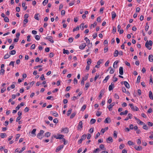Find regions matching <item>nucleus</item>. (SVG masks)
<instances>
[{
	"label": "nucleus",
	"mask_w": 153,
	"mask_h": 153,
	"mask_svg": "<svg viewBox=\"0 0 153 153\" xmlns=\"http://www.w3.org/2000/svg\"><path fill=\"white\" fill-rule=\"evenodd\" d=\"M44 133V131L41 130L40 131L39 133H38L37 135V137L40 139H42L43 137V134Z\"/></svg>",
	"instance_id": "nucleus-1"
},
{
	"label": "nucleus",
	"mask_w": 153,
	"mask_h": 153,
	"mask_svg": "<svg viewBox=\"0 0 153 153\" xmlns=\"http://www.w3.org/2000/svg\"><path fill=\"white\" fill-rule=\"evenodd\" d=\"M129 105L130 106L131 109L132 110L138 111L139 110V108L136 106H134L132 104L129 103Z\"/></svg>",
	"instance_id": "nucleus-2"
},
{
	"label": "nucleus",
	"mask_w": 153,
	"mask_h": 153,
	"mask_svg": "<svg viewBox=\"0 0 153 153\" xmlns=\"http://www.w3.org/2000/svg\"><path fill=\"white\" fill-rule=\"evenodd\" d=\"M57 135V136L56 134H54L53 137L56 139H61L63 138L64 136V135L60 134H58Z\"/></svg>",
	"instance_id": "nucleus-3"
},
{
	"label": "nucleus",
	"mask_w": 153,
	"mask_h": 153,
	"mask_svg": "<svg viewBox=\"0 0 153 153\" xmlns=\"http://www.w3.org/2000/svg\"><path fill=\"white\" fill-rule=\"evenodd\" d=\"M82 127V121H81L79 122L78 126V130L81 131Z\"/></svg>",
	"instance_id": "nucleus-4"
},
{
	"label": "nucleus",
	"mask_w": 153,
	"mask_h": 153,
	"mask_svg": "<svg viewBox=\"0 0 153 153\" xmlns=\"http://www.w3.org/2000/svg\"><path fill=\"white\" fill-rule=\"evenodd\" d=\"M105 92V90L104 89H102L100 92V95L99 96V97L100 99H101L102 98V95H103Z\"/></svg>",
	"instance_id": "nucleus-5"
},
{
	"label": "nucleus",
	"mask_w": 153,
	"mask_h": 153,
	"mask_svg": "<svg viewBox=\"0 0 153 153\" xmlns=\"http://www.w3.org/2000/svg\"><path fill=\"white\" fill-rule=\"evenodd\" d=\"M64 146V145H62L60 146H58L56 149V152H59L60 150L63 148Z\"/></svg>",
	"instance_id": "nucleus-6"
},
{
	"label": "nucleus",
	"mask_w": 153,
	"mask_h": 153,
	"mask_svg": "<svg viewBox=\"0 0 153 153\" xmlns=\"http://www.w3.org/2000/svg\"><path fill=\"white\" fill-rule=\"evenodd\" d=\"M133 117L132 115L131 114H128V117H127L124 120L127 121L129 119H131Z\"/></svg>",
	"instance_id": "nucleus-7"
},
{
	"label": "nucleus",
	"mask_w": 153,
	"mask_h": 153,
	"mask_svg": "<svg viewBox=\"0 0 153 153\" xmlns=\"http://www.w3.org/2000/svg\"><path fill=\"white\" fill-rule=\"evenodd\" d=\"M52 37L51 36H47L45 38L46 39H48L52 43L54 42V41L52 39Z\"/></svg>",
	"instance_id": "nucleus-8"
},
{
	"label": "nucleus",
	"mask_w": 153,
	"mask_h": 153,
	"mask_svg": "<svg viewBox=\"0 0 153 153\" xmlns=\"http://www.w3.org/2000/svg\"><path fill=\"white\" fill-rule=\"evenodd\" d=\"M114 87V84L113 82H111V85L109 86V90L110 91L113 89Z\"/></svg>",
	"instance_id": "nucleus-9"
},
{
	"label": "nucleus",
	"mask_w": 153,
	"mask_h": 153,
	"mask_svg": "<svg viewBox=\"0 0 153 153\" xmlns=\"http://www.w3.org/2000/svg\"><path fill=\"white\" fill-rule=\"evenodd\" d=\"M86 46V44L85 43H82L79 46V48L80 49L82 50Z\"/></svg>",
	"instance_id": "nucleus-10"
},
{
	"label": "nucleus",
	"mask_w": 153,
	"mask_h": 153,
	"mask_svg": "<svg viewBox=\"0 0 153 153\" xmlns=\"http://www.w3.org/2000/svg\"><path fill=\"white\" fill-rule=\"evenodd\" d=\"M111 119L110 118L107 117L106 118L104 121V123H108L111 122Z\"/></svg>",
	"instance_id": "nucleus-11"
},
{
	"label": "nucleus",
	"mask_w": 153,
	"mask_h": 153,
	"mask_svg": "<svg viewBox=\"0 0 153 153\" xmlns=\"http://www.w3.org/2000/svg\"><path fill=\"white\" fill-rule=\"evenodd\" d=\"M115 104V103L114 102H112L111 104L109 105L108 107V108L110 111L111 110V108L114 106Z\"/></svg>",
	"instance_id": "nucleus-12"
},
{
	"label": "nucleus",
	"mask_w": 153,
	"mask_h": 153,
	"mask_svg": "<svg viewBox=\"0 0 153 153\" xmlns=\"http://www.w3.org/2000/svg\"><path fill=\"white\" fill-rule=\"evenodd\" d=\"M112 15V19H114L116 17L117 15L115 13L114 11H112L111 12Z\"/></svg>",
	"instance_id": "nucleus-13"
},
{
	"label": "nucleus",
	"mask_w": 153,
	"mask_h": 153,
	"mask_svg": "<svg viewBox=\"0 0 153 153\" xmlns=\"http://www.w3.org/2000/svg\"><path fill=\"white\" fill-rule=\"evenodd\" d=\"M119 74L121 75H123V67H120L119 68Z\"/></svg>",
	"instance_id": "nucleus-14"
},
{
	"label": "nucleus",
	"mask_w": 153,
	"mask_h": 153,
	"mask_svg": "<svg viewBox=\"0 0 153 153\" xmlns=\"http://www.w3.org/2000/svg\"><path fill=\"white\" fill-rule=\"evenodd\" d=\"M135 149L137 151H140L142 149V147L141 146H135L134 147Z\"/></svg>",
	"instance_id": "nucleus-15"
},
{
	"label": "nucleus",
	"mask_w": 153,
	"mask_h": 153,
	"mask_svg": "<svg viewBox=\"0 0 153 153\" xmlns=\"http://www.w3.org/2000/svg\"><path fill=\"white\" fill-rule=\"evenodd\" d=\"M124 84L126 87L127 88H130V85L126 81H124Z\"/></svg>",
	"instance_id": "nucleus-16"
},
{
	"label": "nucleus",
	"mask_w": 153,
	"mask_h": 153,
	"mask_svg": "<svg viewBox=\"0 0 153 153\" xmlns=\"http://www.w3.org/2000/svg\"><path fill=\"white\" fill-rule=\"evenodd\" d=\"M149 97L151 99L153 100V95L151 91L149 92Z\"/></svg>",
	"instance_id": "nucleus-17"
},
{
	"label": "nucleus",
	"mask_w": 153,
	"mask_h": 153,
	"mask_svg": "<svg viewBox=\"0 0 153 153\" xmlns=\"http://www.w3.org/2000/svg\"><path fill=\"white\" fill-rule=\"evenodd\" d=\"M108 127H106L104 128H102L100 132L103 134L106 130H108Z\"/></svg>",
	"instance_id": "nucleus-18"
},
{
	"label": "nucleus",
	"mask_w": 153,
	"mask_h": 153,
	"mask_svg": "<svg viewBox=\"0 0 153 153\" xmlns=\"http://www.w3.org/2000/svg\"><path fill=\"white\" fill-rule=\"evenodd\" d=\"M149 59L150 62L153 61V56L152 55H150L149 56Z\"/></svg>",
	"instance_id": "nucleus-19"
},
{
	"label": "nucleus",
	"mask_w": 153,
	"mask_h": 153,
	"mask_svg": "<svg viewBox=\"0 0 153 153\" xmlns=\"http://www.w3.org/2000/svg\"><path fill=\"white\" fill-rule=\"evenodd\" d=\"M148 41H147L146 43L145 46L149 50H150L151 49V47H149V46Z\"/></svg>",
	"instance_id": "nucleus-20"
},
{
	"label": "nucleus",
	"mask_w": 153,
	"mask_h": 153,
	"mask_svg": "<svg viewBox=\"0 0 153 153\" xmlns=\"http://www.w3.org/2000/svg\"><path fill=\"white\" fill-rule=\"evenodd\" d=\"M106 141L108 143H109L108 141L112 142L113 141V139L111 137H109L106 140Z\"/></svg>",
	"instance_id": "nucleus-21"
},
{
	"label": "nucleus",
	"mask_w": 153,
	"mask_h": 153,
	"mask_svg": "<svg viewBox=\"0 0 153 153\" xmlns=\"http://www.w3.org/2000/svg\"><path fill=\"white\" fill-rule=\"evenodd\" d=\"M119 54V52L118 50H116L114 53V57H117Z\"/></svg>",
	"instance_id": "nucleus-22"
},
{
	"label": "nucleus",
	"mask_w": 153,
	"mask_h": 153,
	"mask_svg": "<svg viewBox=\"0 0 153 153\" xmlns=\"http://www.w3.org/2000/svg\"><path fill=\"white\" fill-rule=\"evenodd\" d=\"M110 69H111L110 71V73L111 74H113V73H114V69L112 68L111 67H110L108 68V70H109Z\"/></svg>",
	"instance_id": "nucleus-23"
},
{
	"label": "nucleus",
	"mask_w": 153,
	"mask_h": 153,
	"mask_svg": "<svg viewBox=\"0 0 153 153\" xmlns=\"http://www.w3.org/2000/svg\"><path fill=\"white\" fill-rule=\"evenodd\" d=\"M62 131H64L65 133H68V129L67 128H64L62 129Z\"/></svg>",
	"instance_id": "nucleus-24"
},
{
	"label": "nucleus",
	"mask_w": 153,
	"mask_h": 153,
	"mask_svg": "<svg viewBox=\"0 0 153 153\" xmlns=\"http://www.w3.org/2000/svg\"><path fill=\"white\" fill-rule=\"evenodd\" d=\"M109 75H108L105 77V79L103 80V82L104 83L106 82L109 79Z\"/></svg>",
	"instance_id": "nucleus-25"
},
{
	"label": "nucleus",
	"mask_w": 153,
	"mask_h": 153,
	"mask_svg": "<svg viewBox=\"0 0 153 153\" xmlns=\"http://www.w3.org/2000/svg\"><path fill=\"white\" fill-rule=\"evenodd\" d=\"M118 62V61H115L113 64V67L114 68H116L117 67V64Z\"/></svg>",
	"instance_id": "nucleus-26"
},
{
	"label": "nucleus",
	"mask_w": 153,
	"mask_h": 153,
	"mask_svg": "<svg viewBox=\"0 0 153 153\" xmlns=\"http://www.w3.org/2000/svg\"><path fill=\"white\" fill-rule=\"evenodd\" d=\"M51 113H52L53 115L55 117H57L58 116V114L56 111L53 112L52 111H51Z\"/></svg>",
	"instance_id": "nucleus-27"
},
{
	"label": "nucleus",
	"mask_w": 153,
	"mask_h": 153,
	"mask_svg": "<svg viewBox=\"0 0 153 153\" xmlns=\"http://www.w3.org/2000/svg\"><path fill=\"white\" fill-rule=\"evenodd\" d=\"M128 113V111L127 110H125L124 112H121L120 113V115H126Z\"/></svg>",
	"instance_id": "nucleus-28"
},
{
	"label": "nucleus",
	"mask_w": 153,
	"mask_h": 153,
	"mask_svg": "<svg viewBox=\"0 0 153 153\" xmlns=\"http://www.w3.org/2000/svg\"><path fill=\"white\" fill-rule=\"evenodd\" d=\"M10 56V54H9L8 53H7L4 56V59H6L9 58Z\"/></svg>",
	"instance_id": "nucleus-29"
},
{
	"label": "nucleus",
	"mask_w": 153,
	"mask_h": 153,
	"mask_svg": "<svg viewBox=\"0 0 153 153\" xmlns=\"http://www.w3.org/2000/svg\"><path fill=\"white\" fill-rule=\"evenodd\" d=\"M63 53L64 54L66 53L68 55L70 53L68 50H65V49H64Z\"/></svg>",
	"instance_id": "nucleus-30"
},
{
	"label": "nucleus",
	"mask_w": 153,
	"mask_h": 153,
	"mask_svg": "<svg viewBox=\"0 0 153 153\" xmlns=\"http://www.w3.org/2000/svg\"><path fill=\"white\" fill-rule=\"evenodd\" d=\"M72 109L71 108H70L67 112V115L68 116H69L71 113Z\"/></svg>",
	"instance_id": "nucleus-31"
},
{
	"label": "nucleus",
	"mask_w": 153,
	"mask_h": 153,
	"mask_svg": "<svg viewBox=\"0 0 153 153\" xmlns=\"http://www.w3.org/2000/svg\"><path fill=\"white\" fill-rule=\"evenodd\" d=\"M16 53V51L15 50H13L10 51V55H14Z\"/></svg>",
	"instance_id": "nucleus-32"
},
{
	"label": "nucleus",
	"mask_w": 153,
	"mask_h": 153,
	"mask_svg": "<svg viewBox=\"0 0 153 153\" xmlns=\"http://www.w3.org/2000/svg\"><path fill=\"white\" fill-rule=\"evenodd\" d=\"M80 27L81 28V29L83 30L84 28V23H81L80 25Z\"/></svg>",
	"instance_id": "nucleus-33"
},
{
	"label": "nucleus",
	"mask_w": 153,
	"mask_h": 153,
	"mask_svg": "<svg viewBox=\"0 0 153 153\" xmlns=\"http://www.w3.org/2000/svg\"><path fill=\"white\" fill-rule=\"evenodd\" d=\"M96 120L95 119H92L90 121V124H92L95 123L96 122Z\"/></svg>",
	"instance_id": "nucleus-34"
},
{
	"label": "nucleus",
	"mask_w": 153,
	"mask_h": 153,
	"mask_svg": "<svg viewBox=\"0 0 153 153\" xmlns=\"http://www.w3.org/2000/svg\"><path fill=\"white\" fill-rule=\"evenodd\" d=\"M39 15V13H36L35 14L34 17L35 19H36L37 20H39V18L38 17V16Z\"/></svg>",
	"instance_id": "nucleus-35"
},
{
	"label": "nucleus",
	"mask_w": 153,
	"mask_h": 153,
	"mask_svg": "<svg viewBox=\"0 0 153 153\" xmlns=\"http://www.w3.org/2000/svg\"><path fill=\"white\" fill-rule=\"evenodd\" d=\"M86 136H87V135L86 134H84L82 136L81 138V139L82 140H83L86 139Z\"/></svg>",
	"instance_id": "nucleus-36"
},
{
	"label": "nucleus",
	"mask_w": 153,
	"mask_h": 153,
	"mask_svg": "<svg viewBox=\"0 0 153 153\" xmlns=\"http://www.w3.org/2000/svg\"><path fill=\"white\" fill-rule=\"evenodd\" d=\"M86 105H84L81 108V111H84L85 109H86Z\"/></svg>",
	"instance_id": "nucleus-37"
},
{
	"label": "nucleus",
	"mask_w": 153,
	"mask_h": 153,
	"mask_svg": "<svg viewBox=\"0 0 153 153\" xmlns=\"http://www.w3.org/2000/svg\"><path fill=\"white\" fill-rule=\"evenodd\" d=\"M88 74L87 75H86L84 77H83L82 78V79L84 81L86 80L88 78Z\"/></svg>",
	"instance_id": "nucleus-38"
},
{
	"label": "nucleus",
	"mask_w": 153,
	"mask_h": 153,
	"mask_svg": "<svg viewBox=\"0 0 153 153\" xmlns=\"http://www.w3.org/2000/svg\"><path fill=\"white\" fill-rule=\"evenodd\" d=\"M15 62V61H11L9 64V65H11L13 67H14V63Z\"/></svg>",
	"instance_id": "nucleus-39"
},
{
	"label": "nucleus",
	"mask_w": 153,
	"mask_h": 153,
	"mask_svg": "<svg viewBox=\"0 0 153 153\" xmlns=\"http://www.w3.org/2000/svg\"><path fill=\"white\" fill-rule=\"evenodd\" d=\"M4 22H9V20L7 17H5L4 19Z\"/></svg>",
	"instance_id": "nucleus-40"
},
{
	"label": "nucleus",
	"mask_w": 153,
	"mask_h": 153,
	"mask_svg": "<svg viewBox=\"0 0 153 153\" xmlns=\"http://www.w3.org/2000/svg\"><path fill=\"white\" fill-rule=\"evenodd\" d=\"M48 2V0H44L42 4L44 6H45Z\"/></svg>",
	"instance_id": "nucleus-41"
},
{
	"label": "nucleus",
	"mask_w": 153,
	"mask_h": 153,
	"mask_svg": "<svg viewBox=\"0 0 153 153\" xmlns=\"http://www.w3.org/2000/svg\"><path fill=\"white\" fill-rule=\"evenodd\" d=\"M91 59H88L87 62V65H90L91 63Z\"/></svg>",
	"instance_id": "nucleus-42"
},
{
	"label": "nucleus",
	"mask_w": 153,
	"mask_h": 153,
	"mask_svg": "<svg viewBox=\"0 0 153 153\" xmlns=\"http://www.w3.org/2000/svg\"><path fill=\"white\" fill-rule=\"evenodd\" d=\"M79 26H77L76 28H74V29H73V32H74L75 31H76V30H79Z\"/></svg>",
	"instance_id": "nucleus-43"
},
{
	"label": "nucleus",
	"mask_w": 153,
	"mask_h": 153,
	"mask_svg": "<svg viewBox=\"0 0 153 153\" xmlns=\"http://www.w3.org/2000/svg\"><path fill=\"white\" fill-rule=\"evenodd\" d=\"M51 133L49 132H46L45 135V137H48L50 136Z\"/></svg>",
	"instance_id": "nucleus-44"
},
{
	"label": "nucleus",
	"mask_w": 153,
	"mask_h": 153,
	"mask_svg": "<svg viewBox=\"0 0 153 153\" xmlns=\"http://www.w3.org/2000/svg\"><path fill=\"white\" fill-rule=\"evenodd\" d=\"M6 136V134L4 133H1V138H4L5 136Z\"/></svg>",
	"instance_id": "nucleus-45"
},
{
	"label": "nucleus",
	"mask_w": 153,
	"mask_h": 153,
	"mask_svg": "<svg viewBox=\"0 0 153 153\" xmlns=\"http://www.w3.org/2000/svg\"><path fill=\"white\" fill-rule=\"evenodd\" d=\"M100 151L99 148H97L93 151V153H96L97 152H99Z\"/></svg>",
	"instance_id": "nucleus-46"
},
{
	"label": "nucleus",
	"mask_w": 153,
	"mask_h": 153,
	"mask_svg": "<svg viewBox=\"0 0 153 153\" xmlns=\"http://www.w3.org/2000/svg\"><path fill=\"white\" fill-rule=\"evenodd\" d=\"M40 79L42 80H45V78L44 77V75L43 74H42L41 76V77H40Z\"/></svg>",
	"instance_id": "nucleus-47"
},
{
	"label": "nucleus",
	"mask_w": 153,
	"mask_h": 153,
	"mask_svg": "<svg viewBox=\"0 0 153 153\" xmlns=\"http://www.w3.org/2000/svg\"><path fill=\"white\" fill-rule=\"evenodd\" d=\"M76 114V112H74V113H72L70 117V118L71 119L73 118V117H75Z\"/></svg>",
	"instance_id": "nucleus-48"
},
{
	"label": "nucleus",
	"mask_w": 153,
	"mask_h": 153,
	"mask_svg": "<svg viewBox=\"0 0 153 153\" xmlns=\"http://www.w3.org/2000/svg\"><path fill=\"white\" fill-rule=\"evenodd\" d=\"M143 128L146 130H147L148 129V127L147 126V125L145 124L144 125V126L143 127Z\"/></svg>",
	"instance_id": "nucleus-49"
},
{
	"label": "nucleus",
	"mask_w": 153,
	"mask_h": 153,
	"mask_svg": "<svg viewBox=\"0 0 153 153\" xmlns=\"http://www.w3.org/2000/svg\"><path fill=\"white\" fill-rule=\"evenodd\" d=\"M36 131V129L35 128L33 129L31 133L32 134L34 135V136H35L36 134H35V132Z\"/></svg>",
	"instance_id": "nucleus-50"
},
{
	"label": "nucleus",
	"mask_w": 153,
	"mask_h": 153,
	"mask_svg": "<svg viewBox=\"0 0 153 153\" xmlns=\"http://www.w3.org/2000/svg\"><path fill=\"white\" fill-rule=\"evenodd\" d=\"M101 114L102 112H101L97 111L96 113V115L97 116L99 117L101 115Z\"/></svg>",
	"instance_id": "nucleus-51"
},
{
	"label": "nucleus",
	"mask_w": 153,
	"mask_h": 153,
	"mask_svg": "<svg viewBox=\"0 0 153 153\" xmlns=\"http://www.w3.org/2000/svg\"><path fill=\"white\" fill-rule=\"evenodd\" d=\"M128 143L130 146H132L134 145V143L131 141H129L128 142Z\"/></svg>",
	"instance_id": "nucleus-52"
},
{
	"label": "nucleus",
	"mask_w": 153,
	"mask_h": 153,
	"mask_svg": "<svg viewBox=\"0 0 153 153\" xmlns=\"http://www.w3.org/2000/svg\"><path fill=\"white\" fill-rule=\"evenodd\" d=\"M99 74H96L94 78V80L95 81H96V80L99 77Z\"/></svg>",
	"instance_id": "nucleus-53"
},
{
	"label": "nucleus",
	"mask_w": 153,
	"mask_h": 153,
	"mask_svg": "<svg viewBox=\"0 0 153 153\" xmlns=\"http://www.w3.org/2000/svg\"><path fill=\"white\" fill-rule=\"evenodd\" d=\"M141 77L140 76H138L137 77V83H139L140 82V79Z\"/></svg>",
	"instance_id": "nucleus-54"
},
{
	"label": "nucleus",
	"mask_w": 153,
	"mask_h": 153,
	"mask_svg": "<svg viewBox=\"0 0 153 153\" xmlns=\"http://www.w3.org/2000/svg\"><path fill=\"white\" fill-rule=\"evenodd\" d=\"M101 61L102 62L103 61V60L102 59H100L97 62V65H100L102 63V62H101Z\"/></svg>",
	"instance_id": "nucleus-55"
},
{
	"label": "nucleus",
	"mask_w": 153,
	"mask_h": 153,
	"mask_svg": "<svg viewBox=\"0 0 153 153\" xmlns=\"http://www.w3.org/2000/svg\"><path fill=\"white\" fill-rule=\"evenodd\" d=\"M147 124L149 126H152L153 125V123L151 122H147Z\"/></svg>",
	"instance_id": "nucleus-56"
},
{
	"label": "nucleus",
	"mask_w": 153,
	"mask_h": 153,
	"mask_svg": "<svg viewBox=\"0 0 153 153\" xmlns=\"http://www.w3.org/2000/svg\"><path fill=\"white\" fill-rule=\"evenodd\" d=\"M27 77V75L26 74H24L22 75L23 78L22 79V80H24V79L26 78Z\"/></svg>",
	"instance_id": "nucleus-57"
},
{
	"label": "nucleus",
	"mask_w": 153,
	"mask_h": 153,
	"mask_svg": "<svg viewBox=\"0 0 153 153\" xmlns=\"http://www.w3.org/2000/svg\"><path fill=\"white\" fill-rule=\"evenodd\" d=\"M40 36L39 35H36L35 37V38L36 40H39L40 39Z\"/></svg>",
	"instance_id": "nucleus-58"
},
{
	"label": "nucleus",
	"mask_w": 153,
	"mask_h": 153,
	"mask_svg": "<svg viewBox=\"0 0 153 153\" xmlns=\"http://www.w3.org/2000/svg\"><path fill=\"white\" fill-rule=\"evenodd\" d=\"M74 39L72 37L69 38L68 39V41L69 42L71 43L73 42Z\"/></svg>",
	"instance_id": "nucleus-59"
},
{
	"label": "nucleus",
	"mask_w": 153,
	"mask_h": 153,
	"mask_svg": "<svg viewBox=\"0 0 153 153\" xmlns=\"http://www.w3.org/2000/svg\"><path fill=\"white\" fill-rule=\"evenodd\" d=\"M28 22V19H25L24 20V24L26 25Z\"/></svg>",
	"instance_id": "nucleus-60"
},
{
	"label": "nucleus",
	"mask_w": 153,
	"mask_h": 153,
	"mask_svg": "<svg viewBox=\"0 0 153 153\" xmlns=\"http://www.w3.org/2000/svg\"><path fill=\"white\" fill-rule=\"evenodd\" d=\"M14 48V44H12L11 45H10L9 48L10 50H12Z\"/></svg>",
	"instance_id": "nucleus-61"
},
{
	"label": "nucleus",
	"mask_w": 153,
	"mask_h": 153,
	"mask_svg": "<svg viewBox=\"0 0 153 153\" xmlns=\"http://www.w3.org/2000/svg\"><path fill=\"white\" fill-rule=\"evenodd\" d=\"M114 98L117 99H118L119 98V96L117 94H115L114 95Z\"/></svg>",
	"instance_id": "nucleus-62"
},
{
	"label": "nucleus",
	"mask_w": 153,
	"mask_h": 153,
	"mask_svg": "<svg viewBox=\"0 0 153 153\" xmlns=\"http://www.w3.org/2000/svg\"><path fill=\"white\" fill-rule=\"evenodd\" d=\"M114 137L115 138H116L117 137V134L115 131H114Z\"/></svg>",
	"instance_id": "nucleus-63"
},
{
	"label": "nucleus",
	"mask_w": 153,
	"mask_h": 153,
	"mask_svg": "<svg viewBox=\"0 0 153 153\" xmlns=\"http://www.w3.org/2000/svg\"><path fill=\"white\" fill-rule=\"evenodd\" d=\"M53 122L55 123H57L58 122V120L57 118L54 119L53 120Z\"/></svg>",
	"instance_id": "nucleus-64"
}]
</instances>
